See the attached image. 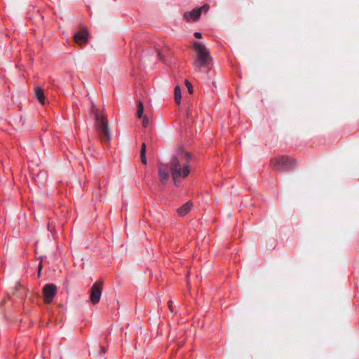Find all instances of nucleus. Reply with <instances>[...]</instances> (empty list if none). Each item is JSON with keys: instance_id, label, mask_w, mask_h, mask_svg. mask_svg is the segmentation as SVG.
Here are the masks:
<instances>
[{"instance_id": "nucleus-20", "label": "nucleus", "mask_w": 359, "mask_h": 359, "mask_svg": "<svg viewBox=\"0 0 359 359\" xmlns=\"http://www.w3.org/2000/svg\"><path fill=\"white\" fill-rule=\"evenodd\" d=\"M38 269H39V274H40L41 271V269H42V262H40V263H39V266H38Z\"/></svg>"}, {"instance_id": "nucleus-6", "label": "nucleus", "mask_w": 359, "mask_h": 359, "mask_svg": "<svg viewBox=\"0 0 359 359\" xmlns=\"http://www.w3.org/2000/svg\"><path fill=\"white\" fill-rule=\"evenodd\" d=\"M57 293V287L52 283L46 284L43 288L44 302L50 304Z\"/></svg>"}, {"instance_id": "nucleus-19", "label": "nucleus", "mask_w": 359, "mask_h": 359, "mask_svg": "<svg viewBox=\"0 0 359 359\" xmlns=\"http://www.w3.org/2000/svg\"><path fill=\"white\" fill-rule=\"evenodd\" d=\"M194 36L196 37V38H201L202 37V34L200 32H195L194 34Z\"/></svg>"}, {"instance_id": "nucleus-3", "label": "nucleus", "mask_w": 359, "mask_h": 359, "mask_svg": "<svg viewBox=\"0 0 359 359\" xmlns=\"http://www.w3.org/2000/svg\"><path fill=\"white\" fill-rule=\"evenodd\" d=\"M193 47L196 55L194 65L196 67L201 68L209 65L212 60L209 50L198 41H195Z\"/></svg>"}, {"instance_id": "nucleus-7", "label": "nucleus", "mask_w": 359, "mask_h": 359, "mask_svg": "<svg viewBox=\"0 0 359 359\" xmlns=\"http://www.w3.org/2000/svg\"><path fill=\"white\" fill-rule=\"evenodd\" d=\"M102 291V283L95 282L90 290V301L93 304L99 302Z\"/></svg>"}, {"instance_id": "nucleus-18", "label": "nucleus", "mask_w": 359, "mask_h": 359, "mask_svg": "<svg viewBox=\"0 0 359 359\" xmlns=\"http://www.w3.org/2000/svg\"><path fill=\"white\" fill-rule=\"evenodd\" d=\"M187 116L188 118H192L193 116V114H192V111L191 109H187Z\"/></svg>"}, {"instance_id": "nucleus-21", "label": "nucleus", "mask_w": 359, "mask_h": 359, "mask_svg": "<svg viewBox=\"0 0 359 359\" xmlns=\"http://www.w3.org/2000/svg\"><path fill=\"white\" fill-rule=\"evenodd\" d=\"M101 351L102 353H105L107 352V348L104 346L101 348Z\"/></svg>"}, {"instance_id": "nucleus-8", "label": "nucleus", "mask_w": 359, "mask_h": 359, "mask_svg": "<svg viewBox=\"0 0 359 359\" xmlns=\"http://www.w3.org/2000/svg\"><path fill=\"white\" fill-rule=\"evenodd\" d=\"M89 34L86 29H83L74 34V39L75 43L83 45L86 44L88 39Z\"/></svg>"}, {"instance_id": "nucleus-12", "label": "nucleus", "mask_w": 359, "mask_h": 359, "mask_svg": "<svg viewBox=\"0 0 359 359\" xmlns=\"http://www.w3.org/2000/svg\"><path fill=\"white\" fill-rule=\"evenodd\" d=\"M174 93H175V102L177 104H180V101H181V97H182V96H181V89H180V86H177L175 88Z\"/></svg>"}, {"instance_id": "nucleus-22", "label": "nucleus", "mask_w": 359, "mask_h": 359, "mask_svg": "<svg viewBox=\"0 0 359 359\" xmlns=\"http://www.w3.org/2000/svg\"><path fill=\"white\" fill-rule=\"evenodd\" d=\"M158 57L160 60H162L161 54L159 51L158 52Z\"/></svg>"}, {"instance_id": "nucleus-1", "label": "nucleus", "mask_w": 359, "mask_h": 359, "mask_svg": "<svg viewBox=\"0 0 359 359\" xmlns=\"http://www.w3.org/2000/svg\"><path fill=\"white\" fill-rule=\"evenodd\" d=\"M192 155L180 148L170 161L171 176L175 185H178L181 178H186L190 173L189 161Z\"/></svg>"}, {"instance_id": "nucleus-4", "label": "nucleus", "mask_w": 359, "mask_h": 359, "mask_svg": "<svg viewBox=\"0 0 359 359\" xmlns=\"http://www.w3.org/2000/svg\"><path fill=\"white\" fill-rule=\"evenodd\" d=\"M296 164V161L287 156H282L271 160V167L277 170L288 171L293 169Z\"/></svg>"}, {"instance_id": "nucleus-14", "label": "nucleus", "mask_w": 359, "mask_h": 359, "mask_svg": "<svg viewBox=\"0 0 359 359\" xmlns=\"http://www.w3.org/2000/svg\"><path fill=\"white\" fill-rule=\"evenodd\" d=\"M143 111H144L143 104L141 101H139L138 104H137V116L139 118H141L142 117Z\"/></svg>"}, {"instance_id": "nucleus-11", "label": "nucleus", "mask_w": 359, "mask_h": 359, "mask_svg": "<svg viewBox=\"0 0 359 359\" xmlns=\"http://www.w3.org/2000/svg\"><path fill=\"white\" fill-rule=\"evenodd\" d=\"M35 96L41 104H45L44 93L43 89L41 87H36L35 88Z\"/></svg>"}, {"instance_id": "nucleus-13", "label": "nucleus", "mask_w": 359, "mask_h": 359, "mask_svg": "<svg viewBox=\"0 0 359 359\" xmlns=\"http://www.w3.org/2000/svg\"><path fill=\"white\" fill-rule=\"evenodd\" d=\"M140 158L141 161L143 164H147V158H146V144L145 143H143L141 148L140 151Z\"/></svg>"}, {"instance_id": "nucleus-15", "label": "nucleus", "mask_w": 359, "mask_h": 359, "mask_svg": "<svg viewBox=\"0 0 359 359\" xmlns=\"http://www.w3.org/2000/svg\"><path fill=\"white\" fill-rule=\"evenodd\" d=\"M185 85L188 88L189 93L190 94H191L193 93V86H192L191 83L188 80H186Z\"/></svg>"}, {"instance_id": "nucleus-17", "label": "nucleus", "mask_w": 359, "mask_h": 359, "mask_svg": "<svg viewBox=\"0 0 359 359\" xmlns=\"http://www.w3.org/2000/svg\"><path fill=\"white\" fill-rule=\"evenodd\" d=\"M168 308H169L170 313H173L174 310H173L172 302L171 300H170L168 302Z\"/></svg>"}, {"instance_id": "nucleus-9", "label": "nucleus", "mask_w": 359, "mask_h": 359, "mask_svg": "<svg viewBox=\"0 0 359 359\" xmlns=\"http://www.w3.org/2000/svg\"><path fill=\"white\" fill-rule=\"evenodd\" d=\"M158 177L160 181L163 184H165L170 177L168 166L166 165L161 164L158 167Z\"/></svg>"}, {"instance_id": "nucleus-5", "label": "nucleus", "mask_w": 359, "mask_h": 359, "mask_svg": "<svg viewBox=\"0 0 359 359\" xmlns=\"http://www.w3.org/2000/svg\"><path fill=\"white\" fill-rule=\"evenodd\" d=\"M208 10H209V6L208 4H205L200 8H194L189 12L184 13V18L187 21H189L191 20L194 21H196L200 18L201 14L203 11L204 13H207L208 11Z\"/></svg>"}, {"instance_id": "nucleus-10", "label": "nucleus", "mask_w": 359, "mask_h": 359, "mask_svg": "<svg viewBox=\"0 0 359 359\" xmlns=\"http://www.w3.org/2000/svg\"><path fill=\"white\" fill-rule=\"evenodd\" d=\"M192 206H193V203L191 201H189V202L186 203L185 204H184L182 207H180L177 210V212H178L179 215L184 216L185 215H187L190 211Z\"/></svg>"}, {"instance_id": "nucleus-16", "label": "nucleus", "mask_w": 359, "mask_h": 359, "mask_svg": "<svg viewBox=\"0 0 359 359\" xmlns=\"http://www.w3.org/2000/svg\"><path fill=\"white\" fill-rule=\"evenodd\" d=\"M142 125L144 128H147L149 123V119L147 116H144L142 117Z\"/></svg>"}, {"instance_id": "nucleus-2", "label": "nucleus", "mask_w": 359, "mask_h": 359, "mask_svg": "<svg viewBox=\"0 0 359 359\" xmlns=\"http://www.w3.org/2000/svg\"><path fill=\"white\" fill-rule=\"evenodd\" d=\"M90 113L95 116V128L99 134L100 139L102 144H107L111 140V134L107 120L106 116L96 107L94 103L92 104Z\"/></svg>"}]
</instances>
